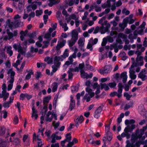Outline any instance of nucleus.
<instances>
[{
    "label": "nucleus",
    "mask_w": 147,
    "mask_h": 147,
    "mask_svg": "<svg viewBox=\"0 0 147 147\" xmlns=\"http://www.w3.org/2000/svg\"><path fill=\"white\" fill-rule=\"evenodd\" d=\"M80 73L81 77L83 78H85V74H87V73H85L84 70H80Z\"/></svg>",
    "instance_id": "nucleus-36"
},
{
    "label": "nucleus",
    "mask_w": 147,
    "mask_h": 147,
    "mask_svg": "<svg viewBox=\"0 0 147 147\" xmlns=\"http://www.w3.org/2000/svg\"><path fill=\"white\" fill-rule=\"evenodd\" d=\"M63 61V59L61 56H56L54 58V63H56L57 62H59L60 60Z\"/></svg>",
    "instance_id": "nucleus-24"
},
{
    "label": "nucleus",
    "mask_w": 147,
    "mask_h": 147,
    "mask_svg": "<svg viewBox=\"0 0 147 147\" xmlns=\"http://www.w3.org/2000/svg\"><path fill=\"white\" fill-rule=\"evenodd\" d=\"M66 43V40H65L63 39L62 41L59 44L62 47H63L64 46Z\"/></svg>",
    "instance_id": "nucleus-51"
},
{
    "label": "nucleus",
    "mask_w": 147,
    "mask_h": 147,
    "mask_svg": "<svg viewBox=\"0 0 147 147\" xmlns=\"http://www.w3.org/2000/svg\"><path fill=\"white\" fill-rule=\"evenodd\" d=\"M138 65V63L137 62H134L132 63L131 65L130 69H133L134 67H137Z\"/></svg>",
    "instance_id": "nucleus-41"
},
{
    "label": "nucleus",
    "mask_w": 147,
    "mask_h": 147,
    "mask_svg": "<svg viewBox=\"0 0 147 147\" xmlns=\"http://www.w3.org/2000/svg\"><path fill=\"white\" fill-rule=\"evenodd\" d=\"M129 18L128 17H126L123 20V24L121 23L119 24V27L121 28L122 30H123L127 26Z\"/></svg>",
    "instance_id": "nucleus-4"
},
{
    "label": "nucleus",
    "mask_w": 147,
    "mask_h": 147,
    "mask_svg": "<svg viewBox=\"0 0 147 147\" xmlns=\"http://www.w3.org/2000/svg\"><path fill=\"white\" fill-rule=\"evenodd\" d=\"M14 26L15 27L14 28H18L19 27L20 25V23L17 21H16L13 23Z\"/></svg>",
    "instance_id": "nucleus-60"
},
{
    "label": "nucleus",
    "mask_w": 147,
    "mask_h": 147,
    "mask_svg": "<svg viewBox=\"0 0 147 147\" xmlns=\"http://www.w3.org/2000/svg\"><path fill=\"white\" fill-rule=\"evenodd\" d=\"M42 13V10H37L36 11V16H37L41 15Z\"/></svg>",
    "instance_id": "nucleus-46"
},
{
    "label": "nucleus",
    "mask_w": 147,
    "mask_h": 147,
    "mask_svg": "<svg viewBox=\"0 0 147 147\" xmlns=\"http://www.w3.org/2000/svg\"><path fill=\"white\" fill-rule=\"evenodd\" d=\"M45 110V111L44 112H43L45 114H46L47 111H48V107L47 105L44 104V105L43 108V109H42V111H43V110Z\"/></svg>",
    "instance_id": "nucleus-53"
},
{
    "label": "nucleus",
    "mask_w": 147,
    "mask_h": 147,
    "mask_svg": "<svg viewBox=\"0 0 147 147\" xmlns=\"http://www.w3.org/2000/svg\"><path fill=\"white\" fill-rule=\"evenodd\" d=\"M113 77L116 80H118L119 79H120V75L118 73H117L114 74L113 75Z\"/></svg>",
    "instance_id": "nucleus-37"
},
{
    "label": "nucleus",
    "mask_w": 147,
    "mask_h": 147,
    "mask_svg": "<svg viewBox=\"0 0 147 147\" xmlns=\"http://www.w3.org/2000/svg\"><path fill=\"white\" fill-rule=\"evenodd\" d=\"M112 69V66L110 65H105L103 69H100L99 71V73L101 74L107 73L110 72Z\"/></svg>",
    "instance_id": "nucleus-3"
},
{
    "label": "nucleus",
    "mask_w": 147,
    "mask_h": 147,
    "mask_svg": "<svg viewBox=\"0 0 147 147\" xmlns=\"http://www.w3.org/2000/svg\"><path fill=\"white\" fill-rule=\"evenodd\" d=\"M18 52L21 53L22 54H23L25 53V52L24 51L23 49L20 45H18Z\"/></svg>",
    "instance_id": "nucleus-29"
},
{
    "label": "nucleus",
    "mask_w": 147,
    "mask_h": 147,
    "mask_svg": "<svg viewBox=\"0 0 147 147\" xmlns=\"http://www.w3.org/2000/svg\"><path fill=\"white\" fill-rule=\"evenodd\" d=\"M69 54L68 53L64 52L63 55L61 56V57H62L64 59H65L66 57H68Z\"/></svg>",
    "instance_id": "nucleus-58"
},
{
    "label": "nucleus",
    "mask_w": 147,
    "mask_h": 147,
    "mask_svg": "<svg viewBox=\"0 0 147 147\" xmlns=\"http://www.w3.org/2000/svg\"><path fill=\"white\" fill-rule=\"evenodd\" d=\"M6 31L7 34L8 36V40H9L13 37V34L8 29H6Z\"/></svg>",
    "instance_id": "nucleus-14"
},
{
    "label": "nucleus",
    "mask_w": 147,
    "mask_h": 147,
    "mask_svg": "<svg viewBox=\"0 0 147 147\" xmlns=\"http://www.w3.org/2000/svg\"><path fill=\"white\" fill-rule=\"evenodd\" d=\"M34 3H35L34 2L31 5H31L32 9L33 10H35L37 8V5L35 4H34Z\"/></svg>",
    "instance_id": "nucleus-47"
},
{
    "label": "nucleus",
    "mask_w": 147,
    "mask_h": 147,
    "mask_svg": "<svg viewBox=\"0 0 147 147\" xmlns=\"http://www.w3.org/2000/svg\"><path fill=\"white\" fill-rule=\"evenodd\" d=\"M88 141L92 144H96L98 145H99L101 142L100 140H97L96 141H94L92 137H91L90 139L88 140Z\"/></svg>",
    "instance_id": "nucleus-10"
},
{
    "label": "nucleus",
    "mask_w": 147,
    "mask_h": 147,
    "mask_svg": "<svg viewBox=\"0 0 147 147\" xmlns=\"http://www.w3.org/2000/svg\"><path fill=\"white\" fill-rule=\"evenodd\" d=\"M133 102L131 101L126 104L124 107V109L125 110H127L130 107H132L133 105Z\"/></svg>",
    "instance_id": "nucleus-18"
},
{
    "label": "nucleus",
    "mask_w": 147,
    "mask_h": 147,
    "mask_svg": "<svg viewBox=\"0 0 147 147\" xmlns=\"http://www.w3.org/2000/svg\"><path fill=\"white\" fill-rule=\"evenodd\" d=\"M139 133V130L138 129H137L135 132V135L134 136V140L137 139L138 138H139V137L138 136V135L140 134Z\"/></svg>",
    "instance_id": "nucleus-32"
},
{
    "label": "nucleus",
    "mask_w": 147,
    "mask_h": 147,
    "mask_svg": "<svg viewBox=\"0 0 147 147\" xmlns=\"http://www.w3.org/2000/svg\"><path fill=\"white\" fill-rule=\"evenodd\" d=\"M2 112L3 113V118L5 119L7 117V112L6 110H3Z\"/></svg>",
    "instance_id": "nucleus-59"
},
{
    "label": "nucleus",
    "mask_w": 147,
    "mask_h": 147,
    "mask_svg": "<svg viewBox=\"0 0 147 147\" xmlns=\"http://www.w3.org/2000/svg\"><path fill=\"white\" fill-rule=\"evenodd\" d=\"M106 135L108 140L109 141H111L113 138L112 134L111 133V132L107 133L106 134Z\"/></svg>",
    "instance_id": "nucleus-23"
},
{
    "label": "nucleus",
    "mask_w": 147,
    "mask_h": 147,
    "mask_svg": "<svg viewBox=\"0 0 147 147\" xmlns=\"http://www.w3.org/2000/svg\"><path fill=\"white\" fill-rule=\"evenodd\" d=\"M138 78H141L142 81H144L147 78V77L145 75L142 74V72H140L138 75Z\"/></svg>",
    "instance_id": "nucleus-15"
},
{
    "label": "nucleus",
    "mask_w": 147,
    "mask_h": 147,
    "mask_svg": "<svg viewBox=\"0 0 147 147\" xmlns=\"http://www.w3.org/2000/svg\"><path fill=\"white\" fill-rule=\"evenodd\" d=\"M66 139H65V141L67 142L70 141L71 139V133H68L66 134Z\"/></svg>",
    "instance_id": "nucleus-20"
},
{
    "label": "nucleus",
    "mask_w": 147,
    "mask_h": 147,
    "mask_svg": "<svg viewBox=\"0 0 147 147\" xmlns=\"http://www.w3.org/2000/svg\"><path fill=\"white\" fill-rule=\"evenodd\" d=\"M14 121L15 124H17L18 123L19 119L17 116H16L14 118Z\"/></svg>",
    "instance_id": "nucleus-62"
},
{
    "label": "nucleus",
    "mask_w": 147,
    "mask_h": 147,
    "mask_svg": "<svg viewBox=\"0 0 147 147\" xmlns=\"http://www.w3.org/2000/svg\"><path fill=\"white\" fill-rule=\"evenodd\" d=\"M6 128L4 126H0V136H3L5 134L7 130Z\"/></svg>",
    "instance_id": "nucleus-11"
},
{
    "label": "nucleus",
    "mask_w": 147,
    "mask_h": 147,
    "mask_svg": "<svg viewBox=\"0 0 147 147\" xmlns=\"http://www.w3.org/2000/svg\"><path fill=\"white\" fill-rule=\"evenodd\" d=\"M105 134L110 132L109 130L110 127L109 126H107L106 124L105 125Z\"/></svg>",
    "instance_id": "nucleus-42"
},
{
    "label": "nucleus",
    "mask_w": 147,
    "mask_h": 147,
    "mask_svg": "<svg viewBox=\"0 0 147 147\" xmlns=\"http://www.w3.org/2000/svg\"><path fill=\"white\" fill-rule=\"evenodd\" d=\"M143 57L142 56H140L139 57H137L136 58V62H138L139 61H142L143 59Z\"/></svg>",
    "instance_id": "nucleus-63"
},
{
    "label": "nucleus",
    "mask_w": 147,
    "mask_h": 147,
    "mask_svg": "<svg viewBox=\"0 0 147 147\" xmlns=\"http://www.w3.org/2000/svg\"><path fill=\"white\" fill-rule=\"evenodd\" d=\"M78 88L76 86H73L71 87V90L72 92H77L78 90Z\"/></svg>",
    "instance_id": "nucleus-38"
},
{
    "label": "nucleus",
    "mask_w": 147,
    "mask_h": 147,
    "mask_svg": "<svg viewBox=\"0 0 147 147\" xmlns=\"http://www.w3.org/2000/svg\"><path fill=\"white\" fill-rule=\"evenodd\" d=\"M136 127V125L132 124L131 126L127 125V127H125L124 131H126L127 132H131Z\"/></svg>",
    "instance_id": "nucleus-9"
},
{
    "label": "nucleus",
    "mask_w": 147,
    "mask_h": 147,
    "mask_svg": "<svg viewBox=\"0 0 147 147\" xmlns=\"http://www.w3.org/2000/svg\"><path fill=\"white\" fill-rule=\"evenodd\" d=\"M78 44L80 47H83L84 44L83 42V40L82 39L80 38L78 41Z\"/></svg>",
    "instance_id": "nucleus-39"
},
{
    "label": "nucleus",
    "mask_w": 147,
    "mask_h": 147,
    "mask_svg": "<svg viewBox=\"0 0 147 147\" xmlns=\"http://www.w3.org/2000/svg\"><path fill=\"white\" fill-rule=\"evenodd\" d=\"M107 39L105 37L103 38L101 44L102 46H105L106 45L107 42Z\"/></svg>",
    "instance_id": "nucleus-33"
},
{
    "label": "nucleus",
    "mask_w": 147,
    "mask_h": 147,
    "mask_svg": "<svg viewBox=\"0 0 147 147\" xmlns=\"http://www.w3.org/2000/svg\"><path fill=\"white\" fill-rule=\"evenodd\" d=\"M75 103H70L69 110L70 111H71L75 107Z\"/></svg>",
    "instance_id": "nucleus-43"
},
{
    "label": "nucleus",
    "mask_w": 147,
    "mask_h": 147,
    "mask_svg": "<svg viewBox=\"0 0 147 147\" xmlns=\"http://www.w3.org/2000/svg\"><path fill=\"white\" fill-rule=\"evenodd\" d=\"M100 30L101 34H104L105 33H103L105 31V27L104 26H101L100 28Z\"/></svg>",
    "instance_id": "nucleus-49"
},
{
    "label": "nucleus",
    "mask_w": 147,
    "mask_h": 147,
    "mask_svg": "<svg viewBox=\"0 0 147 147\" xmlns=\"http://www.w3.org/2000/svg\"><path fill=\"white\" fill-rule=\"evenodd\" d=\"M99 30H100L99 27L98 26H97L95 28V30H94V31L93 32V33L94 34H96L98 32Z\"/></svg>",
    "instance_id": "nucleus-57"
},
{
    "label": "nucleus",
    "mask_w": 147,
    "mask_h": 147,
    "mask_svg": "<svg viewBox=\"0 0 147 147\" xmlns=\"http://www.w3.org/2000/svg\"><path fill=\"white\" fill-rule=\"evenodd\" d=\"M85 65L84 63H80L79 65V69H82L84 67Z\"/></svg>",
    "instance_id": "nucleus-61"
},
{
    "label": "nucleus",
    "mask_w": 147,
    "mask_h": 147,
    "mask_svg": "<svg viewBox=\"0 0 147 147\" xmlns=\"http://www.w3.org/2000/svg\"><path fill=\"white\" fill-rule=\"evenodd\" d=\"M28 73L27 74L26 76V80H29L31 78V75L33 74V72L32 70L31 69L29 70V71H28Z\"/></svg>",
    "instance_id": "nucleus-21"
},
{
    "label": "nucleus",
    "mask_w": 147,
    "mask_h": 147,
    "mask_svg": "<svg viewBox=\"0 0 147 147\" xmlns=\"http://www.w3.org/2000/svg\"><path fill=\"white\" fill-rule=\"evenodd\" d=\"M138 65V63L137 62H134L132 63L131 65L130 69H133L134 67H137Z\"/></svg>",
    "instance_id": "nucleus-40"
},
{
    "label": "nucleus",
    "mask_w": 147,
    "mask_h": 147,
    "mask_svg": "<svg viewBox=\"0 0 147 147\" xmlns=\"http://www.w3.org/2000/svg\"><path fill=\"white\" fill-rule=\"evenodd\" d=\"M120 79L122 78V81L123 83L126 82L127 78V75L126 71H123L120 75Z\"/></svg>",
    "instance_id": "nucleus-8"
},
{
    "label": "nucleus",
    "mask_w": 147,
    "mask_h": 147,
    "mask_svg": "<svg viewBox=\"0 0 147 147\" xmlns=\"http://www.w3.org/2000/svg\"><path fill=\"white\" fill-rule=\"evenodd\" d=\"M51 34L49 32L45 34L44 35V38L47 39L48 40L50 41L51 40Z\"/></svg>",
    "instance_id": "nucleus-26"
},
{
    "label": "nucleus",
    "mask_w": 147,
    "mask_h": 147,
    "mask_svg": "<svg viewBox=\"0 0 147 147\" xmlns=\"http://www.w3.org/2000/svg\"><path fill=\"white\" fill-rule=\"evenodd\" d=\"M53 58H50L49 56L46 57L44 59V61L46 62H47V63L49 64L52 63L53 62Z\"/></svg>",
    "instance_id": "nucleus-19"
},
{
    "label": "nucleus",
    "mask_w": 147,
    "mask_h": 147,
    "mask_svg": "<svg viewBox=\"0 0 147 147\" xmlns=\"http://www.w3.org/2000/svg\"><path fill=\"white\" fill-rule=\"evenodd\" d=\"M93 45L92 44L88 43L87 46V48L89 49L90 51H92L93 50L92 45Z\"/></svg>",
    "instance_id": "nucleus-45"
},
{
    "label": "nucleus",
    "mask_w": 147,
    "mask_h": 147,
    "mask_svg": "<svg viewBox=\"0 0 147 147\" xmlns=\"http://www.w3.org/2000/svg\"><path fill=\"white\" fill-rule=\"evenodd\" d=\"M88 94L86 93L83 98V99L84 100H86L87 102H89L91 98L90 96H88Z\"/></svg>",
    "instance_id": "nucleus-28"
},
{
    "label": "nucleus",
    "mask_w": 147,
    "mask_h": 147,
    "mask_svg": "<svg viewBox=\"0 0 147 147\" xmlns=\"http://www.w3.org/2000/svg\"><path fill=\"white\" fill-rule=\"evenodd\" d=\"M78 32L75 30H74L72 31L71 37L78 40Z\"/></svg>",
    "instance_id": "nucleus-13"
},
{
    "label": "nucleus",
    "mask_w": 147,
    "mask_h": 147,
    "mask_svg": "<svg viewBox=\"0 0 147 147\" xmlns=\"http://www.w3.org/2000/svg\"><path fill=\"white\" fill-rule=\"evenodd\" d=\"M1 95L2 96L3 101H5L7 99L9 95V93L7 92L6 90H3Z\"/></svg>",
    "instance_id": "nucleus-7"
},
{
    "label": "nucleus",
    "mask_w": 147,
    "mask_h": 147,
    "mask_svg": "<svg viewBox=\"0 0 147 147\" xmlns=\"http://www.w3.org/2000/svg\"><path fill=\"white\" fill-rule=\"evenodd\" d=\"M10 74L11 79L9 81L10 84H8L7 86V90L8 91H9L12 89L13 83L14 81V76L15 73L14 71L12 70V68L10 69L7 72V74Z\"/></svg>",
    "instance_id": "nucleus-1"
},
{
    "label": "nucleus",
    "mask_w": 147,
    "mask_h": 147,
    "mask_svg": "<svg viewBox=\"0 0 147 147\" xmlns=\"http://www.w3.org/2000/svg\"><path fill=\"white\" fill-rule=\"evenodd\" d=\"M43 43L44 45L42 47V49L47 48L48 46V44L49 43V41H48L45 40L43 42Z\"/></svg>",
    "instance_id": "nucleus-34"
},
{
    "label": "nucleus",
    "mask_w": 147,
    "mask_h": 147,
    "mask_svg": "<svg viewBox=\"0 0 147 147\" xmlns=\"http://www.w3.org/2000/svg\"><path fill=\"white\" fill-rule=\"evenodd\" d=\"M106 26L105 28V31L103 32V33H105L107 32H109V28L110 27V24L108 23L107 25H106Z\"/></svg>",
    "instance_id": "nucleus-54"
},
{
    "label": "nucleus",
    "mask_w": 147,
    "mask_h": 147,
    "mask_svg": "<svg viewBox=\"0 0 147 147\" xmlns=\"http://www.w3.org/2000/svg\"><path fill=\"white\" fill-rule=\"evenodd\" d=\"M11 49L12 47L11 46H9L7 47L6 49L7 52L9 54L10 57L13 54V52Z\"/></svg>",
    "instance_id": "nucleus-16"
},
{
    "label": "nucleus",
    "mask_w": 147,
    "mask_h": 147,
    "mask_svg": "<svg viewBox=\"0 0 147 147\" xmlns=\"http://www.w3.org/2000/svg\"><path fill=\"white\" fill-rule=\"evenodd\" d=\"M103 107L104 105L101 104L96 110L94 113V118L98 119L100 117Z\"/></svg>",
    "instance_id": "nucleus-2"
},
{
    "label": "nucleus",
    "mask_w": 147,
    "mask_h": 147,
    "mask_svg": "<svg viewBox=\"0 0 147 147\" xmlns=\"http://www.w3.org/2000/svg\"><path fill=\"white\" fill-rule=\"evenodd\" d=\"M118 37L122 38L124 40L125 39H126L127 38V35L124 34L123 33H119L118 35Z\"/></svg>",
    "instance_id": "nucleus-30"
},
{
    "label": "nucleus",
    "mask_w": 147,
    "mask_h": 147,
    "mask_svg": "<svg viewBox=\"0 0 147 147\" xmlns=\"http://www.w3.org/2000/svg\"><path fill=\"white\" fill-rule=\"evenodd\" d=\"M6 142L5 141L0 143V147H6Z\"/></svg>",
    "instance_id": "nucleus-64"
},
{
    "label": "nucleus",
    "mask_w": 147,
    "mask_h": 147,
    "mask_svg": "<svg viewBox=\"0 0 147 147\" xmlns=\"http://www.w3.org/2000/svg\"><path fill=\"white\" fill-rule=\"evenodd\" d=\"M84 120L83 117L82 115H81L79 117L74 119V121L76 123V126L78 127L79 126L78 123H82Z\"/></svg>",
    "instance_id": "nucleus-6"
},
{
    "label": "nucleus",
    "mask_w": 147,
    "mask_h": 147,
    "mask_svg": "<svg viewBox=\"0 0 147 147\" xmlns=\"http://www.w3.org/2000/svg\"><path fill=\"white\" fill-rule=\"evenodd\" d=\"M140 134L138 135V136L139 137V138H140L142 137V136L144 134V131L142 129H140Z\"/></svg>",
    "instance_id": "nucleus-50"
},
{
    "label": "nucleus",
    "mask_w": 147,
    "mask_h": 147,
    "mask_svg": "<svg viewBox=\"0 0 147 147\" xmlns=\"http://www.w3.org/2000/svg\"><path fill=\"white\" fill-rule=\"evenodd\" d=\"M123 96L126 97V98L127 100H129L130 98L132 96V95H130L128 94V92H125L123 94Z\"/></svg>",
    "instance_id": "nucleus-25"
},
{
    "label": "nucleus",
    "mask_w": 147,
    "mask_h": 147,
    "mask_svg": "<svg viewBox=\"0 0 147 147\" xmlns=\"http://www.w3.org/2000/svg\"><path fill=\"white\" fill-rule=\"evenodd\" d=\"M123 91V89H119L117 90L118 93H117V97L119 98H120L122 96V93Z\"/></svg>",
    "instance_id": "nucleus-35"
},
{
    "label": "nucleus",
    "mask_w": 147,
    "mask_h": 147,
    "mask_svg": "<svg viewBox=\"0 0 147 147\" xmlns=\"http://www.w3.org/2000/svg\"><path fill=\"white\" fill-rule=\"evenodd\" d=\"M93 88L94 89H95L98 88H100V86L98 84L97 82H95L93 84Z\"/></svg>",
    "instance_id": "nucleus-56"
},
{
    "label": "nucleus",
    "mask_w": 147,
    "mask_h": 147,
    "mask_svg": "<svg viewBox=\"0 0 147 147\" xmlns=\"http://www.w3.org/2000/svg\"><path fill=\"white\" fill-rule=\"evenodd\" d=\"M52 137L51 142L52 143H55L56 142L55 134H53L52 135Z\"/></svg>",
    "instance_id": "nucleus-52"
},
{
    "label": "nucleus",
    "mask_w": 147,
    "mask_h": 147,
    "mask_svg": "<svg viewBox=\"0 0 147 147\" xmlns=\"http://www.w3.org/2000/svg\"><path fill=\"white\" fill-rule=\"evenodd\" d=\"M51 98V96H45L43 98V102L45 104L46 103H48Z\"/></svg>",
    "instance_id": "nucleus-22"
},
{
    "label": "nucleus",
    "mask_w": 147,
    "mask_h": 147,
    "mask_svg": "<svg viewBox=\"0 0 147 147\" xmlns=\"http://www.w3.org/2000/svg\"><path fill=\"white\" fill-rule=\"evenodd\" d=\"M108 85L111 88H113L115 87L116 86L117 84L115 82H113L109 83L108 84Z\"/></svg>",
    "instance_id": "nucleus-31"
},
{
    "label": "nucleus",
    "mask_w": 147,
    "mask_h": 147,
    "mask_svg": "<svg viewBox=\"0 0 147 147\" xmlns=\"http://www.w3.org/2000/svg\"><path fill=\"white\" fill-rule=\"evenodd\" d=\"M32 95H29L28 94L25 93L24 94L21 93L20 95V100H23L25 98H26L28 100H30L32 98Z\"/></svg>",
    "instance_id": "nucleus-5"
},
{
    "label": "nucleus",
    "mask_w": 147,
    "mask_h": 147,
    "mask_svg": "<svg viewBox=\"0 0 147 147\" xmlns=\"http://www.w3.org/2000/svg\"><path fill=\"white\" fill-rule=\"evenodd\" d=\"M10 103L8 102H4L3 104V106L5 108H8L9 107Z\"/></svg>",
    "instance_id": "nucleus-44"
},
{
    "label": "nucleus",
    "mask_w": 147,
    "mask_h": 147,
    "mask_svg": "<svg viewBox=\"0 0 147 147\" xmlns=\"http://www.w3.org/2000/svg\"><path fill=\"white\" fill-rule=\"evenodd\" d=\"M77 40V39L71 38V40L68 41L69 47H72L75 44Z\"/></svg>",
    "instance_id": "nucleus-12"
},
{
    "label": "nucleus",
    "mask_w": 147,
    "mask_h": 147,
    "mask_svg": "<svg viewBox=\"0 0 147 147\" xmlns=\"http://www.w3.org/2000/svg\"><path fill=\"white\" fill-rule=\"evenodd\" d=\"M28 32L27 30H26L25 32L23 30L21 31L20 32V34H22L24 36H25L27 34Z\"/></svg>",
    "instance_id": "nucleus-55"
},
{
    "label": "nucleus",
    "mask_w": 147,
    "mask_h": 147,
    "mask_svg": "<svg viewBox=\"0 0 147 147\" xmlns=\"http://www.w3.org/2000/svg\"><path fill=\"white\" fill-rule=\"evenodd\" d=\"M53 84L54 85L53 86L52 88V92H55L57 90L58 88V83L56 82H54L53 83Z\"/></svg>",
    "instance_id": "nucleus-27"
},
{
    "label": "nucleus",
    "mask_w": 147,
    "mask_h": 147,
    "mask_svg": "<svg viewBox=\"0 0 147 147\" xmlns=\"http://www.w3.org/2000/svg\"><path fill=\"white\" fill-rule=\"evenodd\" d=\"M109 96L111 97H113L115 96H117V93L116 91H114L111 92Z\"/></svg>",
    "instance_id": "nucleus-48"
},
{
    "label": "nucleus",
    "mask_w": 147,
    "mask_h": 147,
    "mask_svg": "<svg viewBox=\"0 0 147 147\" xmlns=\"http://www.w3.org/2000/svg\"><path fill=\"white\" fill-rule=\"evenodd\" d=\"M100 85V88L101 90H102L103 88H104L105 91H107L109 90V87L107 85L106 83H101Z\"/></svg>",
    "instance_id": "nucleus-17"
}]
</instances>
